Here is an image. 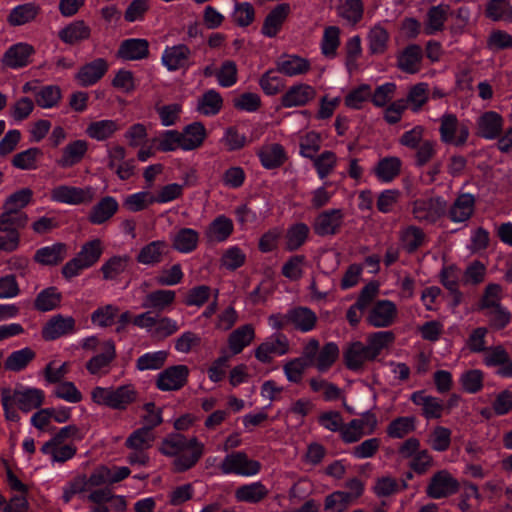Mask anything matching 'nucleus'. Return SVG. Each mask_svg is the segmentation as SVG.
I'll use <instances>...</instances> for the list:
<instances>
[{
  "instance_id": "c9c22d12",
  "label": "nucleus",
  "mask_w": 512,
  "mask_h": 512,
  "mask_svg": "<svg viewBox=\"0 0 512 512\" xmlns=\"http://www.w3.org/2000/svg\"><path fill=\"white\" fill-rule=\"evenodd\" d=\"M276 68L278 73L293 77L307 73L311 66L307 59L290 55L280 58L276 62Z\"/></svg>"
},
{
  "instance_id": "4c0bfd02",
  "label": "nucleus",
  "mask_w": 512,
  "mask_h": 512,
  "mask_svg": "<svg viewBox=\"0 0 512 512\" xmlns=\"http://www.w3.org/2000/svg\"><path fill=\"white\" fill-rule=\"evenodd\" d=\"M192 445L189 453L182 452L176 456L173 466L176 472H184L192 468L201 458L204 452V445L197 438H192Z\"/></svg>"
},
{
  "instance_id": "f8f14e48",
  "label": "nucleus",
  "mask_w": 512,
  "mask_h": 512,
  "mask_svg": "<svg viewBox=\"0 0 512 512\" xmlns=\"http://www.w3.org/2000/svg\"><path fill=\"white\" fill-rule=\"evenodd\" d=\"M289 349L287 336L283 333H276L257 347L255 357L262 363H269L272 354L282 356L287 354Z\"/></svg>"
},
{
  "instance_id": "ea45409f",
  "label": "nucleus",
  "mask_w": 512,
  "mask_h": 512,
  "mask_svg": "<svg viewBox=\"0 0 512 512\" xmlns=\"http://www.w3.org/2000/svg\"><path fill=\"white\" fill-rule=\"evenodd\" d=\"M262 165L267 169L281 166L286 160V154L282 145L278 143L267 144L258 151Z\"/></svg>"
},
{
  "instance_id": "39448f33",
  "label": "nucleus",
  "mask_w": 512,
  "mask_h": 512,
  "mask_svg": "<svg viewBox=\"0 0 512 512\" xmlns=\"http://www.w3.org/2000/svg\"><path fill=\"white\" fill-rule=\"evenodd\" d=\"M258 461L251 460L244 452H233L226 455L219 465L222 474L252 476L260 471Z\"/></svg>"
},
{
  "instance_id": "8fccbe9b",
  "label": "nucleus",
  "mask_w": 512,
  "mask_h": 512,
  "mask_svg": "<svg viewBox=\"0 0 512 512\" xmlns=\"http://www.w3.org/2000/svg\"><path fill=\"white\" fill-rule=\"evenodd\" d=\"M416 429V418L413 416L397 417L387 426L386 433L390 438L402 439L414 432Z\"/></svg>"
},
{
  "instance_id": "393cba45",
  "label": "nucleus",
  "mask_w": 512,
  "mask_h": 512,
  "mask_svg": "<svg viewBox=\"0 0 512 512\" xmlns=\"http://www.w3.org/2000/svg\"><path fill=\"white\" fill-rule=\"evenodd\" d=\"M74 328L75 320L72 317L56 315L46 323L42 330V336L45 340H55L72 333Z\"/></svg>"
},
{
  "instance_id": "423d86ee",
  "label": "nucleus",
  "mask_w": 512,
  "mask_h": 512,
  "mask_svg": "<svg viewBox=\"0 0 512 512\" xmlns=\"http://www.w3.org/2000/svg\"><path fill=\"white\" fill-rule=\"evenodd\" d=\"M343 224V210L334 208L319 213L313 221L312 228L314 233L318 236H334L340 232Z\"/></svg>"
},
{
  "instance_id": "13d9d810",
  "label": "nucleus",
  "mask_w": 512,
  "mask_h": 512,
  "mask_svg": "<svg viewBox=\"0 0 512 512\" xmlns=\"http://www.w3.org/2000/svg\"><path fill=\"white\" fill-rule=\"evenodd\" d=\"M401 165L398 157H386L378 162L375 173L380 180L389 182L400 173Z\"/></svg>"
},
{
  "instance_id": "f704fd0d",
  "label": "nucleus",
  "mask_w": 512,
  "mask_h": 512,
  "mask_svg": "<svg viewBox=\"0 0 512 512\" xmlns=\"http://www.w3.org/2000/svg\"><path fill=\"white\" fill-rule=\"evenodd\" d=\"M422 49L417 44L408 45L398 56V67L406 73L414 74L420 70Z\"/></svg>"
},
{
  "instance_id": "de8ad7c7",
  "label": "nucleus",
  "mask_w": 512,
  "mask_h": 512,
  "mask_svg": "<svg viewBox=\"0 0 512 512\" xmlns=\"http://www.w3.org/2000/svg\"><path fill=\"white\" fill-rule=\"evenodd\" d=\"M268 495V489L261 482H254L238 487L235 497L238 501L257 503Z\"/></svg>"
},
{
  "instance_id": "7c9ffc66",
  "label": "nucleus",
  "mask_w": 512,
  "mask_h": 512,
  "mask_svg": "<svg viewBox=\"0 0 512 512\" xmlns=\"http://www.w3.org/2000/svg\"><path fill=\"white\" fill-rule=\"evenodd\" d=\"M88 150V143L85 140H75L67 144L62 151L57 164L61 168H70L78 164Z\"/></svg>"
},
{
  "instance_id": "9b49d317",
  "label": "nucleus",
  "mask_w": 512,
  "mask_h": 512,
  "mask_svg": "<svg viewBox=\"0 0 512 512\" xmlns=\"http://www.w3.org/2000/svg\"><path fill=\"white\" fill-rule=\"evenodd\" d=\"M35 53L34 47L25 42H19L10 46L1 58L3 67L19 69L30 63L31 56Z\"/></svg>"
},
{
  "instance_id": "bb28decb",
  "label": "nucleus",
  "mask_w": 512,
  "mask_h": 512,
  "mask_svg": "<svg viewBox=\"0 0 512 512\" xmlns=\"http://www.w3.org/2000/svg\"><path fill=\"white\" fill-rule=\"evenodd\" d=\"M200 234L192 228H180L171 237L172 248L179 253L187 254L198 247Z\"/></svg>"
},
{
  "instance_id": "dca6fc26",
  "label": "nucleus",
  "mask_w": 512,
  "mask_h": 512,
  "mask_svg": "<svg viewBox=\"0 0 512 512\" xmlns=\"http://www.w3.org/2000/svg\"><path fill=\"white\" fill-rule=\"evenodd\" d=\"M108 71V63L104 58H97L84 64L75 78L82 87L97 83Z\"/></svg>"
},
{
  "instance_id": "6e6552de",
  "label": "nucleus",
  "mask_w": 512,
  "mask_h": 512,
  "mask_svg": "<svg viewBox=\"0 0 512 512\" xmlns=\"http://www.w3.org/2000/svg\"><path fill=\"white\" fill-rule=\"evenodd\" d=\"M445 208L441 198L419 199L413 203L412 214L420 222L434 223L444 214Z\"/></svg>"
},
{
  "instance_id": "72a5a7b5",
  "label": "nucleus",
  "mask_w": 512,
  "mask_h": 512,
  "mask_svg": "<svg viewBox=\"0 0 512 512\" xmlns=\"http://www.w3.org/2000/svg\"><path fill=\"white\" fill-rule=\"evenodd\" d=\"M290 13V5L287 3L278 4L266 16L262 27V33L268 37H274L280 30L283 22Z\"/></svg>"
},
{
  "instance_id": "79ce46f5",
  "label": "nucleus",
  "mask_w": 512,
  "mask_h": 512,
  "mask_svg": "<svg viewBox=\"0 0 512 512\" xmlns=\"http://www.w3.org/2000/svg\"><path fill=\"white\" fill-rule=\"evenodd\" d=\"M192 445V438L187 439L184 435L176 433L167 436L161 443L160 452L165 456H177L188 450Z\"/></svg>"
},
{
  "instance_id": "1a4fd4ad",
  "label": "nucleus",
  "mask_w": 512,
  "mask_h": 512,
  "mask_svg": "<svg viewBox=\"0 0 512 512\" xmlns=\"http://www.w3.org/2000/svg\"><path fill=\"white\" fill-rule=\"evenodd\" d=\"M343 360L346 367L353 371L363 368L367 362L375 360L367 344L361 341L348 343L343 351Z\"/></svg>"
},
{
  "instance_id": "e433bc0d",
  "label": "nucleus",
  "mask_w": 512,
  "mask_h": 512,
  "mask_svg": "<svg viewBox=\"0 0 512 512\" xmlns=\"http://www.w3.org/2000/svg\"><path fill=\"white\" fill-rule=\"evenodd\" d=\"M390 40L389 32L378 23L372 26L367 33L368 49L372 55L384 54Z\"/></svg>"
},
{
  "instance_id": "774afa93",
  "label": "nucleus",
  "mask_w": 512,
  "mask_h": 512,
  "mask_svg": "<svg viewBox=\"0 0 512 512\" xmlns=\"http://www.w3.org/2000/svg\"><path fill=\"white\" fill-rule=\"evenodd\" d=\"M354 502L344 491H335L325 498V512H344Z\"/></svg>"
},
{
  "instance_id": "f257e3e1",
  "label": "nucleus",
  "mask_w": 512,
  "mask_h": 512,
  "mask_svg": "<svg viewBox=\"0 0 512 512\" xmlns=\"http://www.w3.org/2000/svg\"><path fill=\"white\" fill-rule=\"evenodd\" d=\"M103 249L100 239H93L83 244L78 254L63 266V276L71 279L79 275L82 270L92 267L100 259Z\"/></svg>"
},
{
  "instance_id": "6ab92c4d",
  "label": "nucleus",
  "mask_w": 512,
  "mask_h": 512,
  "mask_svg": "<svg viewBox=\"0 0 512 512\" xmlns=\"http://www.w3.org/2000/svg\"><path fill=\"white\" fill-rule=\"evenodd\" d=\"M116 357V349L113 341H105L102 345V352L92 357L86 363V369L90 374H107L110 364Z\"/></svg>"
},
{
  "instance_id": "5fc2aeb1",
  "label": "nucleus",
  "mask_w": 512,
  "mask_h": 512,
  "mask_svg": "<svg viewBox=\"0 0 512 512\" xmlns=\"http://www.w3.org/2000/svg\"><path fill=\"white\" fill-rule=\"evenodd\" d=\"M309 231L308 225L302 222L290 226L285 236L286 249L288 251L299 249L306 242Z\"/></svg>"
},
{
  "instance_id": "09e8293b",
  "label": "nucleus",
  "mask_w": 512,
  "mask_h": 512,
  "mask_svg": "<svg viewBox=\"0 0 512 512\" xmlns=\"http://www.w3.org/2000/svg\"><path fill=\"white\" fill-rule=\"evenodd\" d=\"M119 130V125L114 120H99L90 123L86 128V134L97 141H104Z\"/></svg>"
},
{
  "instance_id": "a19ab883",
  "label": "nucleus",
  "mask_w": 512,
  "mask_h": 512,
  "mask_svg": "<svg viewBox=\"0 0 512 512\" xmlns=\"http://www.w3.org/2000/svg\"><path fill=\"white\" fill-rule=\"evenodd\" d=\"M485 16L494 22L512 23V3L510 0H489L485 6Z\"/></svg>"
},
{
  "instance_id": "473e14b6",
  "label": "nucleus",
  "mask_w": 512,
  "mask_h": 512,
  "mask_svg": "<svg viewBox=\"0 0 512 512\" xmlns=\"http://www.w3.org/2000/svg\"><path fill=\"white\" fill-rule=\"evenodd\" d=\"M180 136L182 142L181 149L185 151L194 150L203 144L206 138V129L201 122H194L187 125L180 132Z\"/></svg>"
},
{
  "instance_id": "864d4df0",
  "label": "nucleus",
  "mask_w": 512,
  "mask_h": 512,
  "mask_svg": "<svg viewBox=\"0 0 512 512\" xmlns=\"http://www.w3.org/2000/svg\"><path fill=\"white\" fill-rule=\"evenodd\" d=\"M155 440V435L152 429L148 427H142L135 430L125 442L126 447L131 450H143L149 449Z\"/></svg>"
},
{
  "instance_id": "a18cd8bd",
  "label": "nucleus",
  "mask_w": 512,
  "mask_h": 512,
  "mask_svg": "<svg viewBox=\"0 0 512 512\" xmlns=\"http://www.w3.org/2000/svg\"><path fill=\"white\" fill-rule=\"evenodd\" d=\"M67 248L63 243H56L37 250L35 260L43 265H56L66 257Z\"/></svg>"
},
{
  "instance_id": "a211bd4d",
  "label": "nucleus",
  "mask_w": 512,
  "mask_h": 512,
  "mask_svg": "<svg viewBox=\"0 0 512 512\" xmlns=\"http://www.w3.org/2000/svg\"><path fill=\"white\" fill-rule=\"evenodd\" d=\"M411 401L421 407V414L426 419H438L445 409L444 403L437 397L427 395L424 391H416L410 397Z\"/></svg>"
},
{
  "instance_id": "4468645a",
  "label": "nucleus",
  "mask_w": 512,
  "mask_h": 512,
  "mask_svg": "<svg viewBox=\"0 0 512 512\" xmlns=\"http://www.w3.org/2000/svg\"><path fill=\"white\" fill-rule=\"evenodd\" d=\"M397 315L396 305L388 300L378 301L369 311L367 322L376 328L389 327Z\"/></svg>"
},
{
  "instance_id": "c03bdc74",
  "label": "nucleus",
  "mask_w": 512,
  "mask_h": 512,
  "mask_svg": "<svg viewBox=\"0 0 512 512\" xmlns=\"http://www.w3.org/2000/svg\"><path fill=\"white\" fill-rule=\"evenodd\" d=\"M255 332L251 324L243 325L234 330L228 339L229 348L233 354H239L254 339Z\"/></svg>"
},
{
  "instance_id": "f03ea898",
  "label": "nucleus",
  "mask_w": 512,
  "mask_h": 512,
  "mask_svg": "<svg viewBox=\"0 0 512 512\" xmlns=\"http://www.w3.org/2000/svg\"><path fill=\"white\" fill-rule=\"evenodd\" d=\"M91 396L93 401L99 405L113 409H125L136 399V391L132 385H123L116 389L95 387Z\"/></svg>"
},
{
  "instance_id": "ddd939ff",
  "label": "nucleus",
  "mask_w": 512,
  "mask_h": 512,
  "mask_svg": "<svg viewBox=\"0 0 512 512\" xmlns=\"http://www.w3.org/2000/svg\"><path fill=\"white\" fill-rule=\"evenodd\" d=\"M191 49L184 45L178 44L167 47L162 55V63L169 71L186 70L191 65Z\"/></svg>"
},
{
  "instance_id": "2f4dec72",
  "label": "nucleus",
  "mask_w": 512,
  "mask_h": 512,
  "mask_svg": "<svg viewBox=\"0 0 512 512\" xmlns=\"http://www.w3.org/2000/svg\"><path fill=\"white\" fill-rule=\"evenodd\" d=\"M41 8L36 3H25L14 7L8 17L7 22L12 27L22 26L33 22L40 14Z\"/></svg>"
},
{
  "instance_id": "20e7f679",
  "label": "nucleus",
  "mask_w": 512,
  "mask_h": 512,
  "mask_svg": "<svg viewBox=\"0 0 512 512\" xmlns=\"http://www.w3.org/2000/svg\"><path fill=\"white\" fill-rule=\"evenodd\" d=\"M95 196L94 188L76 187L70 185H59L51 190V200L58 203L67 205H82L89 204L93 201Z\"/></svg>"
},
{
  "instance_id": "58836bf2",
  "label": "nucleus",
  "mask_w": 512,
  "mask_h": 512,
  "mask_svg": "<svg viewBox=\"0 0 512 512\" xmlns=\"http://www.w3.org/2000/svg\"><path fill=\"white\" fill-rule=\"evenodd\" d=\"M117 210V201L111 196H106L92 207L88 219L93 224H102L109 220Z\"/></svg>"
},
{
  "instance_id": "6e6d98bb",
  "label": "nucleus",
  "mask_w": 512,
  "mask_h": 512,
  "mask_svg": "<svg viewBox=\"0 0 512 512\" xmlns=\"http://www.w3.org/2000/svg\"><path fill=\"white\" fill-rule=\"evenodd\" d=\"M28 218L26 214H14L6 209L0 215V231L10 236L19 234L18 230L25 227Z\"/></svg>"
},
{
  "instance_id": "0e129e2a",
  "label": "nucleus",
  "mask_w": 512,
  "mask_h": 512,
  "mask_svg": "<svg viewBox=\"0 0 512 512\" xmlns=\"http://www.w3.org/2000/svg\"><path fill=\"white\" fill-rule=\"evenodd\" d=\"M223 104L221 95L215 90H209L203 94L198 102V111L204 115H216Z\"/></svg>"
},
{
  "instance_id": "bf43d9fd",
  "label": "nucleus",
  "mask_w": 512,
  "mask_h": 512,
  "mask_svg": "<svg viewBox=\"0 0 512 512\" xmlns=\"http://www.w3.org/2000/svg\"><path fill=\"white\" fill-rule=\"evenodd\" d=\"M424 239L425 234L416 226H408L400 232L401 244L408 253H412L422 246Z\"/></svg>"
},
{
  "instance_id": "4be33fe9",
  "label": "nucleus",
  "mask_w": 512,
  "mask_h": 512,
  "mask_svg": "<svg viewBox=\"0 0 512 512\" xmlns=\"http://www.w3.org/2000/svg\"><path fill=\"white\" fill-rule=\"evenodd\" d=\"M476 199L474 195L463 193L457 196L449 208L448 216L452 222H465L474 213Z\"/></svg>"
},
{
  "instance_id": "e2e57ef3",
  "label": "nucleus",
  "mask_w": 512,
  "mask_h": 512,
  "mask_svg": "<svg viewBox=\"0 0 512 512\" xmlns=\"http://www.w3.org/2000/svg\"><path fill=\"white\" fill-rule=\"evenodd\" d=\"M61 301V294L55 287L42 290L36 297L34 306L38 311L46 312L56 308Z\"/></svg>"
},
{
  "instance_id": "4d7b16f0",
  "label": "nucleus",
  "mask_w": 512,
  "mask_h": 512,
  "mask_svg": "<svg viewBox=\"0 0 512 512\" xmlns=\"http://www.w3.org/2000/svg\"><path fill=\"white\" fill-rule=\"evenodd\" d=\"M363 13L364 4L362 0H345L338 7V15L352 25L360 22Z\"/></svg>"
},
{
  "instance_id": "cd10ccee",
  "label": "nucleus",
  "mask_w": 512,
  "mask_h": 512,
  "mask_svg": "<svg viewBox=\"0 0 512 512\" xmlns=\"http://www.w3.org/2000/svg\"><path fill=\"white\" fill-rule=\"evenodd\" d=\"M483 362L485 365L490 367L506 364V367L502 371H496V373L501 377H512V360L507 351L502 346L498 345L487 348V350L484 352Z\"/></svg>"
},
{
  "instance_id": "c756f323",
  "label": "nucleus",
  "mask_w": 512,
  "mask_h": 512,
  "mask_svg": "<svg viewBox=\"0 0 512 512\" xmlns=\"http://www.w3.org/2000/svg\"><path fill=\"white\" fill-rule=\"evenodd\" d=\"M234 225L225 215L217 216L206 228L205 236L210 242H223L233 233Z\"/></svg>"
},
{
  "instance_id": "5701e85b",
  "label": "nucleus",
  "mask_w": 512,
  "mask_h": 512,
  "mask_svg": "<svg viewBox=\"0 0 512 512\" xmlns=\"http://www.w3.org/2000/svg\"><path fill=\"white\" fill-rule=\"evenodd\" d=\"M290 325L297 331L307 333L312 331L317 323L316 313L308 307L297 306L289 310Z\"/></svg>"
},
{
  "instance_id": "37998d69",
  "label": "nucleus",
  "mask_w": 512,
  "mask_h": 512,
  "mask_svg": "<svg viewBox=\"0 0 512 512\" xmlns=\"http://www.w3.org/2000/svg\"><path fill=\"white\" fill-rule=\"evenodd\" d=\"M341 30L338 26H327L324 28L323 36L320 43L321 53L329 59H333L337 55L340 46Z\"/></svg>"
},
{
  "instance_id": "7ed1b4c3",
  "label": "nucleus",
  "mask_w": 512,
  "mask_h": 512,
  "mask_svg": "<svg viewBox=\"0 0 512 512\" xmlns=\"http://www.w3.org/2000/svg\"><path fill=\"white\" fill-rule=\"evenodd\" d=\"M439 122L440 140L443 143L457 147L466 144L470 134L469 128L466 124L460 123L455 114L445 113Z\"/></svg>"
},
{
  "instance_id": "f3484780",
  "label": "nucleus",
  "mask_w": 512,
  "mask_h": 512,
  "mask_svg": "<svg viewBox=\"0 0 512 512\" xmlns=\"http://www.w3.org/2000/svg\"><path fill=\"white\" fill-rule=\"evenodd\" d=\"M503 128V118L495 111H487L477 119V135L485 139L499 138Z\"/></svg>"
},
{
  "instance_id": "3c124183",
  "label": "nucleus",
  "mask_w": 512,
  "mask_h": 512,
  "mask_svg": "<svg viewBox=\"0 0 512 512\" xmlns=\"http://www.w3.org/2000/svg\"><path fill=\"white\" fill-rule=\"evenodd\" d=\"M35 356V352L29 347L14 351L6 358L4 368L12 372L22 371L34 360Z\"/></svg>"
},
{
  "instance_id": "2eb2a0df",
  "label": "nucleus",
  "mask_w": 512,
  "mask_h": 512,
  "mask_svg": "<svg viewBox=\"0 0 512 512\" xmlns=\"http://www.w3.org/2000/svg\"><path fill=\"white\" fill-rule=\"evenodd\" d=\"M10 396L19 409L26 413L39 408L43 404L45 397L42 390L28 387L11 389Z\"/></svg>"
},
{
  "instance_id": "c85d7f7f",
  "label": "nucleus",
  "mask_w": 512,
  "mask_h": 512,
  "mask_svg": "<svg viewBox=\"0 0 512 512\" xmlns=\"http://www.w3.org/2000/svg\"><path fill=\"white\" fill-rule=\"evenodd\" d=\"M149 54V43L145 39L124 40L117 52V56L124 60H140Z\"/></svg>"
},
{
  "instance_id": "052dcab7",
  "label": "nucleus",
  "mask_w": 512,
  "mask_h": 512,
  "mask_svg": "<svg viewBox=\"0 0 512 512\" xmlns=\"http://www.w3.org/2000/svg\"><path fill=\"white\" fill-rule=\"evenodd\" d=\"M41 149L33 147L17 153L12 159V165L21 170H33L37 168V161L42 157Z\"/></svg>"
},
{
  "instance_id": "b1692460",
  "label": "nucleus",
  "mask_w": 512,
  "mask_h": 512,
  "mask_svg": "<svg viewBox=\"0 0 512 512\" xmlns=\"http://www.w3.org/2000/svg\"><path fill=\"white\" fill-rule=\"evenodd\" d=\"M168 252V244L164 240H155L144 245L137 254L138 263L147 266H156L162 262Z\"/></svg>"
},
{
  "instance_id": "338daca9",
  "label": "nucleus",
  "mask_w": 512,
  "mask_h": 512,
  "mask_svg": "<svg viewBox=\"0 0 512 512\" xmlns=\"http://www.w3.org/2000/svg\"><path fill=\"white\" fill-rule=\"evenodd\" d=\"M276 70L266 71L259 80V85L267 95H276L285 87V81L277 74Z\"/></svg>"
},
{
  "instance_id": "0eeeda50",
  "label": "nucleus",
  "mask_w": 512,
  "mask_h": 512,
  "mask_svg": "<svg viewBox=\"0 0 512 512\" xmlns=\"http://www.w3.org/2000/svg\"><path fill=\"white\" fill-rule=\"evenodd\" d=\"M458 489V481L447 470H441L430 479L426 493L432 499H441L456 493Z\"/></svg>"
},
{
  "instance_id": "a878e982",
  "label": "nucleus",
  "mask_w": 512,
  "mask_h": 512,
  "mask_svg": "<svg viewBox=\"0 0 512 512\" xmlns=\"http://www.w3.org/2000/svg\"><path fill=\"white\" fill-rule=\"evenodd\" d=\"M176 299V293L173 290L158 289L148 293L142 301V307L161 313L166 311Z\"/></svg>"
},
{
  "instance_id": "603ef678",
  "label": "nucleus",
  "mask_w": 512,
  "mask_h": 512,
  "mask_svg": "<svg viewBox=\"0 0 512 512\" xmlns=\"http://www.w3.org/2000/svg\"><path fill=\"white\" fill-rule=\"evenodd\" d=\"M448 10V6L445 5L432 6L428 10L425 26V33L427 35H433L443 30L444 23L447 20Z\"/></svg>"
},
{
  "instance_id": "aec40b11",
  "label": "nucleus",
  "mask_w": 512,
  "mask_h": 512,
  "mask_svg": "<svg viewBox=\"0 0 512 512\" xmlns=\"http://www.w3.org/2000/svg\"><path fill=\"white\" fill-rule=\"evenodd\" d=\"M316 96L315 89L308 84H298L290 87L281 97L285 108L304 106Z\"/></svg>"
},
{
  "instance_id": "9d476101",
  "label": "nucleus",
  "mask_w": 512,
  "mask_h": 512,
  "mask_svg": "<svg viewBox=\"0 0 512 512\" xmlns=\"http://www.w3.org/2000/svg\"><path fill=\"white\" fill-rule=\"evenodd\" d=\"M188 374L186 365L168 367L158 375L156 386L161 391L179 390L186 384Z\"/></svg>"
},
{
  "instance_id": "680f3d73",
  "label": "nucleus",
  "mask_w": 512,
  "mask_h": 512,
  "mask_svg": "<svg viewBox=\"0 0 512 512\" xmlns=\"http://www.w3.org/2000/svg\"><path fill=\"white\" fill-rule=\"evenodd\" d=\"M394 340L395 335L392 331H379L369 334L366 344L376 359L381 351L391 345Z\"/></svg>"
},
{
  "instance_id": "412c9836",
  "label": "nucleus",
  "mask_w": 512,
  "mask_h": 512,
  "mask_svg": "<svg viewBox=\"0 0 512 512\" xmlns=\"http://www.w3.org/2000/svg\"><path fill=\"white\" fill-rule=\"evenodd\" d=\"M91 27L84 20H75L58 32L59 39L68 45H76L91 37Z\"/></svg>"
},
{
  "instance_id": "49530a36",
  "label": "nucleus",
  "mask_w": 512,
  "mask_h": 512,
  "mask_svg": "<svg viewBox=\"0 0 512 512\" xmlns=\"http://www.w3.org/2000/svg\"><path fill=\"white\" fill-rule=\"evenodd\" d=\"M129 255H116L109 258L102 266L101 273L104 280H115L124 273L130 264Z\"/></svg>"
},
{
  "instance_id": "69168bd1",
  "label": "nucleus",
  "mask_w": 512,
  "mask_h": 512,
  "mask_svg": "<svg viewBox=\"0 0 512 512\" xmlns=\"http://www.w3.org/2000/svg\"><path fill=\"white\" fill-rule=\"evenodd\" d=\"M339 348L336 343L328 342L320 350L315 363L320 372L327 371L338 359Z\"/></svg>"
}]
</instances>
